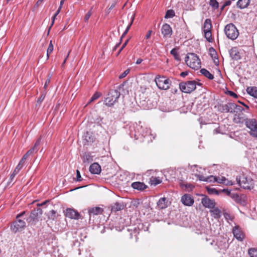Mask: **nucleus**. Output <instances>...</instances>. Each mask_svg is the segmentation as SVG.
Wrapping results in <instances>:
<instances>
[{
	"mask_svg": "<svg viewBox=\"0 0 257 257\" xmlns=\"http://www.w3.org/2000/svg\"><path fill=\"white\" fill-rule=\"evenodd\" d=\"M237 183L242 188L245 189L253 188L254 186L253 180L250 177H247L242 173H240L236 177Z\"/></svg>",
	"mask_w": 257,
	"mask_h": 257,
	"instance_id": "f257e3e1",
	"label": "nucleus"
},
{
	"mask_svg": "<svg viewBox=\"0 0 257 257\" xmlns=\"http://www.w3.org/2000/svg\"><path fill=\"white\" fill-rule=\"evenodd\" d=\"M185 62L192 69H198L201 68V61L194 53H188L185 57Z\"/></svg>",
	"mask_w": 257,
	"mask_h": 257,
	"instance_id": "f03ea898",
	"label": "nucleus"
},
{
	"mask_svg": "<svg viewBox=\"0 0 257 257\" xmlns=\"http://www.w3.org/2000/svg\"><path fill=\"white\" fill-rule=\"evenodd\" d=\"M120 96V92L116 89H111L104 100V104L108 106H112Z\"/></svg>",
	"mask_w": 257,
	"mask_h": 257,
	"instance_id": "7ed1b4c3",
	"label": "nucleus"
},
{
	"mask_svg": "<svg viewBox=\"0 0 257 257\" xmlns=\"http://www.w3.org/2000/svg\"><path fill=\"white\" fill-rule=\"evenodd\" d=\"M224 32L227 38L232 40H235L239 35L238 30L232 23L226 25L224 27Z\"/></svg>",
	"mask_w": 257,
	"mask_h": 257,
	"instance_id": "20e7f679",
	"label": "nucleus"
},
{
	"mask_svg": "<svg viewBox=\"0 0 257 257\" xmlns=\"http://www.w3.org/2000/svg\"><path fill=\"white\" fill-rule=\"evenodd\" d=\"M246 126L249 129V134L257 139V121L254 118H246L244 120Z\"/></svg>",
	"mask_w": 257,
	"mask_h": 257,
	"instance_id": "39448f33",
	"label": "nucleus"
},
{
	"mask_svg": "<svg viewBox=\"0 0 257 257\" xmlns=\"http://www.w3.org/2000/svg\"><path fill=\"white\" fill-rule=\"evenodd\" d=\"M196 87V82L194 80L181 82L179 84L181 91L184 93H190L194 90Z\"/></svg>",
	"mask_w": 257,
	"mask_h": 257,
	"instance_id": "423d86ee",
	"label": "nucleus"
},
{
	"mask_svg": "<svg viewBox=\"0 0 257 257\" xmlns=\"http://www.w3.org/2000/svg\"><path fill=\"white\" fill-rule=\"evenodd\" d=\"M155 81L160 89L167 90L170 88L171 81L164 76H158L155 78Z\"/></svg>",
	"mask_w": 257,
	"mask_h": 257,
	"instance_id": "0eeeda50",
	"label": "nucleus"
},
{
	"mask_svg": "<svg viewBox=\"0 0 257 257\" xmlns=\"http://www.w3.org/2000/svg\"><path fill=\"white\" fill-rule=\"evenodd\" d=\"M43 213L42 209L38 207L32 211L29 217L26 219L27 221L31 224H34L38 221V217Z\"/></svg>",
	"mask_w": 257,
	"mask_h": 257,
	"instance_id": "6e6552de",
	"label": "nucleus"
},
{
	"mask_svg": "<svg viewBox=\"0 0 257 257\" xmlns=\"http://www.w3.org/2000/svg\"><path fill=\"white\" fill-rule=\"evenodd\" d=\"M25 227V221L20 219H16V220L12 223L11 229L14 233H17L22 231Z\"/></svg>",
	"mask_w": 257,
	"mask_h": 257,
	"instance_id": "1a4fd4ad",
	"label": "nucleus"
},
{
	"mask_svg": "<svg viewBox=\"0 0 257 257\" xmlns=\"http://www.w3.org/2000/svg\"><path fill=\"white\" fill-rule=\"evenodd\" d=\"M64 213L66 217L72 219L78 220L81 218V214L73 208H67L64 211Z\"/></svg>",
	"mask_w": 257,
	"mask_h": 257,
	"instance_id": "9d476101",
	"label": "nucleus"
},
{
	"mask_svg": "<svg viewBox=\"0 0 257 257\" xmlns=\"http://www.w3.org/2000/svg\"><path fill=\"white\" fill-rule=\"evenodd\" d=\"M233 106V103L229 102L225 104H219L216 105L215 107L220 112L232 113V108Z\"/></svg>",
	"mask_w": 257,
	"mask_h": 257,
	"instance_id": "9b49d317",
	"label": "nucleus"
},
{
	"mask_svg": "<svg viewBox=\"0 0 257 257\" xmlns=\"http://www.w3.org/2000/svg\"><path fill=\"white\" fill-rule=\"evenodd\" d=\"M181 201L184 205L188 206H192L194 202L193 198L188 194L183 195L181 197Z\"/></svg>",
	"mask_w": 257,
	"mask_h": 257,
	"instance_id": "f8f14e48",
	"label": "nucleus"
},
{
	"mask_svg": "<svg viewBox=\"0 0 257 257\" xmlns=\"http://www.w3.org/2000/svg\"><path fill=\"white\" fill-rule=\"evenodd\" d=\"M161 32L164 38H170L172 35V29L168 24H165L162 26Z\"/></svg>",
	"mask_w": 257,
	"mask_h": 257,
	"instance_id": "ddd939ff",
	"label": "nucleus"
},
{
	"mask_svg": "<svg viewBox=\"0 0 257 257\" xmlns=\"http://www.w3.org/2000/svg\"><path fill=\"white\" fill-rule=\"evenodd\" d=\"M201 203L204 207L208 208H214L216 204L214 200L210 199L206 196L201 199Z\"/></svg>",
	"mask_w": 257,
	"mask_h": 257,
	"instance_id": "4468645a",
	"label": "nucleus"
},
{
	"mask_svg": "<svg viewBox=\"0 0 257 257\" xmlns=\"http://www.w3.org/2000/svg\"><path fill=\"white\" fill-rule=\"evenodd\" d=\"M103 211V209L99 207H95L90 208L88 210V213L90 217L89 220H91L92 215H97L101 214L102 213Z\"/></svg>",
	"mask_w": 257,
	"mask_h": 257,
	"instance_id": "2eb2a0df",
	"label": "nucleus"
},
{
	"mask_svg": "<svg viewBox=\"0 0 257 257\" xmlns=\"http://www.w3.org/2000/svg\"><path fill=\"white\" fill-rule=\"evenodd\" d=\"M230 56L234 60H238L241 58L238 49L236 47H232L229 51Z\"/></svg>",
	"mask_w": 257,
	"mask_h": 257,
	"instance_id": "dca6fc26",
	"label": "nucleus"
},
{
	"mask_svg": "<svg viewBox=\"0 0 257 257\" xmlns=\"http://www.w3.org/2000/svg\"><path fill=\"white\" fill-rule=\"evenodd\" d=\"M101 166L97 163H93L89 167V171L93 174H99L101 172Z\"/></svg>",
	"mask_w": 257,
	"mask_h": 257,
	"instance_id": "f3484780",
	"label": "nucleus"
},
{
	"mask_svg": "<svg viewBox=\"0 0 257 257\" xmlns=\"http://www.w3.org/2000/svg\"><path fill=\"white\" fill-rule=\"evenodd\" d=\"M42 136H40L39 139L36 141L34 146L33 147H32L31 149H30L28 152V154H29L30 155L36 153L39 149V146L41 144V140H42Z\"/></svg>",
	"mask_w": 257,
	"mask_h": 257,
	"instance_id": "a211bd4d",
	"label": "nucleus"
},
{
	"mask_svg": "<svg viewBox=\"0 0 257 257\" xmlns=\"http://www.w3.org/2000/svg\"><path fill=\"white\" fill-rule=\"evenodd\" d=\"M233 233L234 237L238 240L241 241L244 238L243 232L238 227H235L233 228Z\"/></svg>",
	"mask_w": 257,
	"mask_h": 257,
	"instance_id": "6ab92c4d",
	"label": "nucleus"
},
{
	"mask_svg": "<svg viewBox=\"0 0 257 257\" xmlns=\"http://www.w3.org/2000/svg\"><path fill=\"white\" fill-rule=\"evenodd\" d=\"M131 186L134 189H136L140 191L144 190L148 187V186L143 182H133Z\"/></svg>",
	"mask_w": 257,
	"mask_h": 257,
	"instance_id": "aec40b11",
	"label": "nucleus"
},
{
	"mask_svg": "<svg viewBox=\"0 0 257 257\" xmlns=\"http://www.w3.org/2000/svg\"><path fill=\"white\" fill-rule=\"evenodd\" d=\"M169 205V202L165 197L161 198L157 202V206L160 209L167 208Z\"/></svg>",
	"mask_w": 257,
	"mask_h": 257,
	"instance_id": "412c9836",
	"label": "nucleus"
},
{
	"mask_svg": "<svg viewBox=\"0 0 257 257\" xmlns=\"http://www.w3.org/2000/svg\"><path fill=\"white\" fill-rule=\"evenodd\" d=\"M210 210L211 216L215 219H219L221 216V211L217 207L212 208Z\"/></svg>",
	"mask_w": 257,
	"mask_h": 257,
	"instance_id": "4be33fe9",
	"label": "nucleus"
},
{
	"mask_svg": "<svg viewBox=\"0 0 257 257\" xmlns=\"http://www.w3.org/2000/svg\"><path fill=\"white\" fill-rule=\"evenodd\" d=\"M83 162L84 163H90L93 161V157L89 152H85L82 156Z\"/></svg>",
	"mask_w": 257,
	"mask_h": 257,
	"instance_id": "5701e85b",
	"label": "nucleus"
},
{
	"mask_svg": "<svg viewBox=\"0 0 257 257\" xmlns=\"http://www.w3.org/2000/svg\"><path fill=\"white\" fill-rule=\"evenodd\" d=\"M250 4V0H238L237 2V7L243 9L247 7Z\"/></svg>",
	"mask_w": 257,
	"mask_h": 257,
	"instance_id": "b1692460",
	"label": "nucleus"
},
{
	"mask_svg": "<svg viewBox=\"0 0 257 257\" xmlns=\"http://www.w3.org/2000/svg\"><path fill=\"white\" fill-rule=\"evenodd\" d=\"M123 205L122 203L116 202L111 206V210L113 212H117L123 209Z\"/></svg>",
	"mask_w": 257,
	"mask_h": 257,
	"instance_id": "393cba45",
	"label": "nucleus"
},
{
	"mask_svg": "<svg viewBox=\"0 0 257 257\" xmlns=\"http://www.w3.org/2000/svg\"><path fill=\"white\" fill-rule=\"evenodd\" d=\"M247 93L250 96L257 98V87L255 86L248 87L246 88Z\"/></svg>",
	"mask_w": 257,
	"mask_h": 257,
	"instance_id": "a878e982",
	"label": "nucleus"
},
{
	"mask_svg": "<svg viewBox=\"0 0 257 257\" xmlns=\"http://www.w3.org/2000/svg\"><path fill=\"white\" fill-rule=\"evenodd\" d=\"M212 28L211 21L209 19H207L205 20L203 25V32L210 31Z\"/></svg>",
	"mask_w": 257,
	"mask_h": 257,
	"instance_id": "bb28decb",
	"label": "nucleus"
},
{
	"mask_svg": "<svg viewBox=\"0 0 257 257\" xmlns=\"http://www.w3.org/2000/svg\"><path fill=\"white\" fill-rule=\"evenodd\" d=\"M200 72L202 75L210 80H212L214 78L213 75L211 74L207 69L205 68L201 69Z\"/></svg>",
	"mask_w": 257,
	"mask_h": 257,
	"instance_id": "cd10ccee",
	"label": "nucleus"
},
{
	"mask_svg": "<svg viewBox=\"0 0 257 257\" xmlns=\"http://www.w3.org/2000/svg\"><path fill=\"white\" fill-rule=\"evenodd\" d=\"M162 180L160 178V177H152L150 178V182L151 185H153L154 186H156L158 184H160L162 182Z\"/></svg>",
	"mask_w": 257,
	"mask_h": 257,
	"instance_id": "c85d7f7f",
	"label": "nucleus"
},
{
	"mask_svg": "<svg viewBox=\"0 0 257 257\" xmlns=\"http://www.w3.org/2000/svg\"><path fill=\"white\" fill-rule=\"evenodd\" d=\"M243 118L239 114H235L233 118V121L236 123H243L244 121Z\"/></svg>",
	"mask_w": 257,
	"mask_h": 257,
	"instance_id": "c756f323",
	"label": "nucleus"
},
{
	"mask_svg": "<svg viewBox=\"0 0 257 257\" xmlns=\"http://www.w3.org/2000/svg\"><path fill=\"white\" fill-rule=\"evenodd\" d=\"M233 107L232 108V113L236 112V113L238 112H242L244 110V108L236 104L233 103Z\"/></svg>",
	"mask_w": 257,
	"mask_h": 257,
	"instance_id": "7c9ffc66",
	"label": "nucleus"
},
{
	"mask_svg": "<svg viewBox=\"0 0 257 257\" xmlns=\"http://www.w3.org/2000/svg\"><path fill=\"white\" fill-rule=\"evenodd\" d=\"M209 54H210L211 57L213 59H214V61L215 59H217V60L218 59L216 51L213 47H211L209 48Z\"/></svg>",
	"mask_w": 257,
	"mask_h": 257,
	"instance_id": "2f4dec72",
	"label": "nucleus"
},
{
	"mask_svg": "<svg viewBox=\"0 0 257 257\" xmlns=\"http://www.w3.org/2000/svg\"><path fill=\"white\" fill-rule=\"evenodd\" d=\"M209 4L214 10L218 9L219 8V3L216 0H210Z\"/></svg>",
	"mask_w": 257,
	"mask_h": 257,
	"instance_id": "473e14b6",
	"label": "nucleus"
},
{
	"mask_svg": "<svg viewBox=\"0 0 257 257\" xmlns=\"http://www.w3.org/2000/svg\"><path fill=\"white\" fill-rule=\"evenodd\" d=\"M204 37L206 38V40L209 42H212L213 39L212 37L211 31L204 32Z\"/></svg>",
	"mask_w": 257,
	"mask_h": 257,
	"instance_id": "72a5a7b5",
	"label": "nucleus"
},
{
	"mask_svg": "<svg viewBox=\"0 0 257 257\" xmlns=\"http://www.w3.org/2000/svg\"><path fill=\"white\" fill-rule=\"evenodd\" d=\"M175 13L174 10H168L167 11L166 13V15L165 16V19H169L172 18L175 16Z\"/></svg>",
	"mask_w": 257,
	"mask_h": 257,
	"instance_id": "f704fd0d",
	"label": "nucleus"
},
{
	"mask_svg": "<svg viewBox=\"0 0 257 257\" xmlns=\"http://www.w3.org/2000/svg\"><path fill=\"white\" fill-rule=\"evenodd\" d=\"M248 253L250 257H257V248H250L248 249Z\"/></svg>",
	"mask_w": 257,
	"mask_h": 257,
	"instance_id": "c9c22d12",
	"label": "nucleus"
},
{
	"mask_svg": "<svg viewBox=\"0 0 257 257\" xmlns=\"http://www.w3.org/2000/svg\"><path fill=\"white\" fill-rule=\"evenodd\" d=\"M170 53L174 56L175 60L177 61L180 60V57L179 54L177 52V50L176 48H174L171 50Z\"/></svg>",
	"mask_w": 257,
	"mask_h": 257,
	"instance_id": "e433bc0d",
	"label": "nucleus"
},
{
	"mask_svg": "<svg viewBox=\"0 0 257 257\" xmlns=\"http://www.w3.org/2000/svg\"><path fill=\"white\" fill-rule=\"evenodd\" d=\"M101 93L98 92H96L91 97L90 99L89 100V101H88V102L87 103L86 105L89 104V103H90L91 102L98 99L101 96Z\"/></svg>",
	"mask_w": 257,
	"mask_h": 257,
	"instance_id": "4c0bfd02",
	"label": "nucleus"
},
{
	"mask_svg": "<svg viewBox=\"0 0 257 257\" xmlns=\"http://www.w3.org/2000/svg\"><path fill=\"white\" fill-rule=\"evenodd\" d=\"M48 216L49 219L54 220L57 218L56 211L54 210L50 211L48 213Z\"/></svg>",
	"mask_w": 257,
	"mask_h": 257,
	"instance_id": "58836bf2",
	"label": "nucleus"
},
{
	"mask_svg": "<svg viewBox=\"0 0 257 257\" xmlns=\"http://www.w3.org/2000/svg\"><path fill=\"white\" fill-rule=\"evenodd\" d=\"M133 21H134V17L133 16L132 17V19H131V21L130 22V23L129 24V25L127 26V27H126L125 31L123 32V34L122 35L121 38H120V41L121 40L122 38L127 33V32H128L133 23Z\"/></svg>",
	"mask_w": 257,
	"mask_h": 257,
	"instance_id": "ea45409f",
	"label": "nucleus"
},
{
	"mask_svg": "<svg viewBox=\"0 0 257 257\" xmlns=\"http://www.w3.org/2000/svg\"><path fill=\"white\" fill-rule=\"evenodd\" d=\"M133 21H134V17L133 16L132 17V19H131V21L130 22V23L129 24V25L127 26V27H126L125 31L123 32V34L122 35L121 38H120V41L121 40L122 38L127 33V32H128L133 23Z\"/></svg>",
	"mask_w": 257,
	"mask_h": 257,
	"instance_id": "a19ab883",
	"label": "nucleus"
},
{
	"mask_svg": "<svg viewBox=\"0 0 257 257\" xmlns=\"http://www.w3.org/2000/svg\"><path fill=\"white\" fill-rule=\"evenodd\" d=\"M133 21H134V17L133 16L132 17V19H131V21L130 22V23L129 24V25L127 26V27H126L125 31L123 32V34L122 35L121 38H120V41L121 40L122 38L127 33V32H128L133 23Z\"/></svg>",
	"mask_w": 257,
	"mask_h": 257,
	"instance_id": "79ce46f5",
	"label": "nucleus"
},
{
	"mask_svg": "<svg viewBox=\"0 0 257 257\" xmlns=\"http://www.w3.org/2000/svg\"><path fill=\"white\" fill-rule=\"evenodd\" d=\"M84 140L87 143H92L93 138L87 132L84 136Z\"/></svg>",
	"mask_w": 257,
	"mask_h": 257,
	"instance_id": "37998d69",
	"label": "nucleus"
},
{
	"mask_svg": "<svg viewBox=\"0 0 257 257\" xmlns=\"http://www.w3.org/2000/svg\"><path fill=\"white\" fill-rule=\"evenodd\" d=\"M207 191L210 194H219V191L215 188H207Z\"/></svg>",
	"mask_w": 257,
	"mask_h": 257,
	"instance_id": "c03bdc74",
	"label": "nucleus"
},
{
	"mask_svg": "<svg viewBox=\"0 0 257 257\" xmlns=\"http://www.w3.org/2000/svg\"><path fill=\"white\" fill-rule=\"evenodd\" d=\"M92 8H91L88 12V13L85 15V16L84 17V20L85 22H86V23H87L89 19L90 18V17H91V16L92 15Z\"/></svg>",
	"mask_w": 257,
	"mask_h": 257,
	"instance_id": "a18cd8bd",
	"label": "nucleus"
},
{
	"mask_svg": "<svg viewBox=\"0 0 257 257\" xmlns=\"http://www.w3.org/2000/svg\"><path fill=\"white\" fill-rule=\"evenodd\" d=\"M216 176H213L212 175L206 177L207 182H215L216 181Z\"/></svg>",
	"mask_w": 257,
	"mask_h": 257,
	"instance_id": "49530a36",
	"label": "nucleus"
},
{
	"mask_svg": "<svg viewBox=\"0 0 257 257\" xmlns=\"http://www.w3.org/2000/svg\"><path fill=\"white\" fill-rule=\"evenodd\" d=\"M216 180L215 182L223 184L224 181L225 180V177L223 176L221 177H216Z\"/></svg>",
	"mask_w": 257,
	"mask_h": 257,
	"instance_id": "de8ad7c7",
	"label": "nucleus"
},
{
	"mask_svg": "<svg viewBox=\"0 0 257 257\" xmlns=\"http://www.w3.org/2000/svg\"><path fill=\"white\" fill-rule=\"evenodd\" d=\"M53 49H54V47H53L48 46V48L47 50V59H49L50 54L53 52Z\"/></svg>",
	"mask_w": 257,
	"mask_h": 257,
	"instance_id": "09e8293b",
	"label": "nucleus"
},
{
	"mask_svg": "<svg viewBox=\"0 0 257 257\" xmlns=\"http://www.w3.org/2000/svg\"><path fill=\"white\" fill-rule=\"evenodd\" d=\"M51 76H52V75H49L48 76V78H47V80L46 81V82H45V85H44V88L45 89H46V88H47V87L48 85H49V84L50 83V80H51Z\"/></svg>",
	"mask_w": 257,
	"mask_h": 257,
	"instance_id": "8fccbe9b",
	"label": "nucleus"
},
{
	"mask_svg": "<svg viewBox=\"0 0 257 257\" xmlns=\"http://www.w3.org/2000/svg\"><path fill=\"white\" fill-rule=\"evenodd\" d=\"M82 180V178H81L80 172L78 170H76V181H81Z\"/></svg>",
	"mask_w": 257,
	"mask_h": 257,
	"instance_id": "3c124183",
	"label": "nucleus"
},
{
	"mask_svg": "<svg viewBox=\"0 0 257 257\" xmlns=\"http://www.w3.org/2000/svg\"><path fill=\"white\" fill-rule=\"evenodd\" d=\"M129 72H130V70L126 69L125 71H124L122 74H121L119 75V78L120 79H121V78L125 77L128 74Z\"/></svg>",
	"mask_w": 257,
	"mask_h": 257,
	"instance_id": "603ef678",
	"label": "nucleus"
},
{
	"mask_svg": "<svg viewBox=\"0 0 257 257\" xmlns=\"http://www.w3.org/2000/svg\"><path fill=\"white\" fill-rule=\"evenodd\" d=\"M128 39L126 40L125 41V42L123 44L122 46H121V48L119 49V50L118 51L116 56H118L120 53L121 52V51L125 48V47L126 46V45H127L128 42Z\"/></svg>",
	"mask_w": 257,
	"mask_h": 257,
	"instance_id": "864d4df0",
	"label": "nucleus"
},
{
	"mask_svg": "<svg viewBox=\"0 0 257 257\" xmlns=\"http://www.w3.org/2000/svg\"><path fill=\"white\" fill-rule=\"evenodd\" d=\"M18 173H19L17 172L16 170H14V171L11 174V175H10V180L11 182H12L13 180V179H14L16 175H17Z\"/></svg>",
	"mask_w": 257,
	"mask_h": 257,
	"instance_id": "5fc2aeb1",
	"label": "nucleus"
},
{
	"mask_svg": "<svg viewBox=\"0 0 257 257\" xmlns=\"http://www.w3.org/2000/svg\"><path fill=\"white\" fill-rule=\"evenodd\" d=\"M133 234H134V235H135L136 237H137V234H139V232L138 231V230H137V229L136 228V227H135V228H134V231H133V233H130V236H130V237H131V238H133ZM137 239H138V238H137V237H136V241L137 240Z\"/></svg>",
	"mask_w": 257,
	"mask_h": 257,
	"instance_id": "6e6d98bb",
	"label": "nucleus"
},
{
	"mask_svg": "<svg viewBox=\"0 0 257 257\" xmlns=\"http://www.w3.org/2000/svg\"><path fill=\"white\" fill-rule=\"evenodd\" d=\"M45 96H46V94L44 93H42L40 97L38 99L37 102L41 103L44 100Z\"/></svg>",
	"mask_w": 257,
	"mask_h": 257,
	"instance_id": "4d7b16f0",
	"label": "nucleus"
},
{
	"mask_svg": "<svg viewBox=\"0 0 257 257\" xmlns=\"http://www.w3.org/2000/svg\"><path fill=\"white\" fill-rule=\"evenodd\" d=\"M153 33L152 30H150L148 31L147 34L145 36V39H149L152 35V33Z\"/></svg>",
	"mask_w": 257,
	"mask_h": 257,
	"instance_id": "13d9d810",
	"label": "nucleus"
},
{
	"mask_svg": "<svg viewBox=\"0 0 257 257\" xmlns=\"http://www.w3.org/2000/svg\"><path fill=\"white\" fill-rule=\"evenodd\" d=\"M197 178H198V179L200 181L207 182L206 177H205L202 175H197Z\"/></svg>",
	"mask_w": 257,
	"mask_h": 257,
	"instance_id": "bf43d9fd",
	"label": "nucleus"
},
{
	"mask_svg": "<svg viewBox=\"0 0 257 257\" xmlns=\"http://www.w3.org/2000/svg\"><path fill=\"white\" fill-rule=\"evenodd\" d=\"M223 184L226 185H232L233 183L231 181H229L225 178V180L223 182Z\"/></svg>",
	"mask_w": 257,
	"mask_h": 257,
	"instance_id": "052dcab7",
	"label": "nucleus"
},
{
	"mask_svg": "<svg viewBox=\"0 0 257 257\" xmlns=\"http://www.w3.org/2000/svg\"><path fill=\"white\" fill-rule=\"evenodd\" d=\"M228 94L230 96H232L234 98H237V95L234 93V92L232 91H228Z\"/></svg>",
	"mask_w": 257,
	"mask_h": 257,
	"instance_id": "680f3d73",
	"label": "nucleus"
},
{
	"mask_svg": "<svg viewBox=\"0 0 257 257\" xmlns=\"http://www.w3.org/2000/svg\"><path fill=\"white\" fill-rule=\"evenodd\" d=\"M223 215L226 220H232V218L229 214L226 212L223 213Z\"/></svg>",
	"mask_w": 257,
	"mask_h": 257,
	"instance_id": "e2e57ef3",
	"label": "nucleus"
},
{
	"mask_svg": "<svg viewBox=\"0 0 257 257\" xmlns=\"http://www.w3.org/2000/svg\"><path fill=\"white\" fill-rule=\"evenodd\" d=\"M23 166L21 165L20 164H18V165L17 166L16 168L15 169V170H16L17 172H19L23 168Z\"/></svg>",
	"mask_w": 257,
	"mask_h": 257,
	"instance_id": "0e129e2a",
	"label": "nucleus"
},
{
	"mask_svg": "<svg viewBox=\"0 0 257 257\" xmlns=\"http://www.w3.org/2000/svg\"><path fill=\"white\" fill-rule=\"evenodd\" d=\"M44 0H38L35 5V8H38L39 6L41 5Z\"/></svg>",
	"mask_w": 257,
	"mask_h": 257,
	"instance_id": "69168bd1",
	"label": "nucleus"
},
{
	"mask_svg": "<svg viewBox=\"0 0 257 257\" xmlns=\"http://www.w3.org/2000/svg\"><path fill=\"white\" fill-rule=\"evenodd\" d=\"M25 214V211H23L22 212L18 214L16 216V219H19L20 217H22Z\"/></svg>",
	"mask_w": 257,
	"mask_h": 257,
	"instance_id": "338daca9",
	"label": "nucleus"
},
{
	"mask_svg": "<svg viewBox=\"0 0 257 257\" xmlns=\"http://www.w3.org/2000/svg\"><path fill=\"white\" fill-rule=\"evenodd\" d=\"M231 1L230 0L226 1L224 3V7H226V6H230L231 5Z\"/></svg>",
	"mask_w": 257,
	"mask_h": 257,
	"instance_id": "774afa93",
	"label": "nucleus"
}]
</instances>
